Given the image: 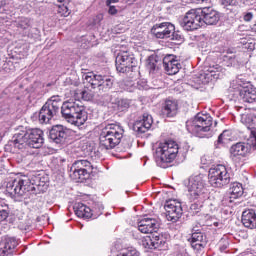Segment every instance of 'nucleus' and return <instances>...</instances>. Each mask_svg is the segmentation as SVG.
I'll return each instance as SVG.
<instances>
[{
	"label": "nucleus",
	"mask_w": 256,
	"mask_h": 256,
	"mask_svg": "<svg viewBox=\"0 0 256 256\" xmlns=\"http://www.w3.org/2000/svg\"><path fill=\"white\" fill-rule=\"evenodd\" d=\"M47 187H49V184H47L46 177L38 175L29 179L27 176H23L8 182L6 191L15 201H23L29 191H32V193H45Z\"/></svg>",
	"instance_id": "1"
},
{
	"label": "nucleus",
	"mask_w": 256,
	"mask_h": 256,
	"mask_svg": "<svg viewBox=\"0 0 256 256\" xmlns=\"http://www.w3.org/2000/svg\"><path fill=\"white\" fill-rule=\"evenodd\" d=\"M213 118L209 114L198 113L194 118L186 121V129L200 139L213 137Z\"/></svg>",
	"instance_id": "2"
},
{
	"label": "nucleus",
	"mask_w": 256,
	"mask_h": 256,
	"mask_svg": "<svg viewBox=\"0 0 256 256\" xmlns=\"http://www.w3.org/2000/svg\"><path fill=\"white\" fill-rule=\"evenodd\" d=\"M16 149H41L45 143L43 130L35 128L29 131L22 130L14 135L13 140Z\"/></svg>",
	"instance_id": "3"
},
{
	"label": "nucleus",
	"mask_w": 256,
	"mask_h": 256,
	"mask_svg": "<svg viewBox=\"0 0 256 256\" xmlns=\"http://www.w3.org/2000/svg\"><path fill=\"white\" fill-rule=\"evenodd\" d=\"M61 114L64 119H67L69 123H73L77 127L85 125L88 119L87 111H85V106L81 101L68 100L60 105Z\"/></svg>",
	"instance_id": "4"
},
{
	"label": "nucleus",
	"mask_w": 256,
	"mask_h": 256,
	"mask_svg": "<svg viewBox=\"0 0 256 256\" xmlns=\"http://www.w3.org/2000/svg\"><path fill=\"white\" fill-rule=\"evenodd\" d=\"M177 155H179V144L168 140L157 144L154 157L158 167L165 169L167 163H173L174 159H177Z\"/></svg>",
	"instance_id": "5"
},
{
	"label": "nucleus",
	"mask_w": 256,
	"mask_h": 256,
	"mask_svg": "<svg viewBox=\"0 0 256 256\" xmlns=\"http://www.w3.org/2000/svg\"><path fill=\"white\" fill-rule=\"evenodd\" d=\"M124 134L125 129H123V126L108 124L100 134V146L107 150L115 149L121 143Z\"/></svg>",
	"instance_id": "6"
},
{
	"label": "nucleus",
	"mask_w": 256,
	"mask_h": 256,
	"mask_svg": "<svg viewBox=\"0 0 256 256\" xmlns=\"http://www.w3.org/2000/svg\"><path fill=\"white\" fill-rule=\"evenodd\" d=\"M208 181L212 187H225L231 183V174L225 165L218 164L209 169Z\"/></svg>",
	"instance_id": "7"
},
{
	"label": "nucleus",
	"mask_w": 256,
	"mask_h": 256,
	"mask_svg": "<svg viewBox=\"0 0 256 256\" xmlns=\"http://www.w3.org/2000/svg\"><path fill=\"white\" fill-rule=\"evenodd\" d=\"M59 109H61V96L50 97L40 109L38 114L39 123H51V119L59 113Z\"/></svg>",
	"instance_id": "8"
},
{
	"label": "nucleus",
	"mask_w": 256,
	"mask_h": 256,
	"mask_svg": "<svg viewBox=\"0 0 256 256\" xmlns=\"http://www.w3.org/2000/svg\"><path fill=\"white\" fill-rule=\"evenodd\" d=\"M180 25L185 31H195L199 27H203V16L201 15V9L189 10L183 19L180 20Z\"/></svg>",
	"instance_id": "9"
},
{
	"label": "nucleus",
	"mask_w": 256,
	"mask_h": 256,
	"mask_svg": "<svg viewBox=\"0 0 256 256\" xmlns=\"http://www.w3.org/2000/svg\"><path fill=\"white\" fill-rule=\"evenodd\" d=\"M190 201H197L205 193V180L203 175L191 176L185 183Z\"/></svg>",
	"instance_id": "10"
},
{
	"label": "nucleus",
	"mask_w": 256,
	"mask_h": 256,
	"mask_svg": "<svg viewBox=\"0 0 256 256\" xmlns=\"http://www.w3.org/2000/svg\"><path fill=\"white\" fill-rule=\"evenodd\" d=\"M72 172L71 177L73 179H80V181H84V179H89V175L93 173V165L88 160H76L71 168Z\"/></svg>",
	"instance_id": "11"
},
{
	"label": "nucleus",
	"mask_w": 256,
	"mask_h": 256,
	"mask_svg": "<svg viewBox=\"0 0 256 256\" xmlns=\"http://www.w3.org/2000/svg\"><path fill=\"white\" fill-rule=\"evenodd\" d=\"M116 70L119 73H129L133 67H137V60L129 52H121L116 56Z\"/></svg>",
	"instance_id": "12"
},
{
	"label": "nucleus",
	"mask_w": 256,
	"mask_h": 256,
	"mask_svg": "<svg viewBox=\"0 0 256 256\" xmlns=\"http://www.w3.org/2000/svg\"><path fill=\"white\" fill-rule=\"evenodd\" d=\"M238 78V93L240 99L244 101V103H256V88L251 84V82L243 81V78Z\"/></svg>",
	"instance_id": "13"
},
{
	"label": "nucleus",
	"mask_w": 256,
	"mask_h": 256,
	"mask_svg": "<svg viewBox=\"0 0 256 256\" xmlns=\"http://www.w3.org/2000/svg\"><path fill=\"white\" fill-rule=\"evenodd\" d=\"M164 209L166 211V219L172 223H177L181 219V215H183V207L181 202L177 200L166 201Z\"/></svg>",
	"instance_id": "14"
},
{
	"label": "nucleus",
	"mask_w": 256,
	"mask_h": 256,
	"mask_svg": "<svg viewBox=\"0 0 256 256\" xmlns=\"http://www.w3.org/2000/svg\"><path fill=\"white\" fill-rule=\"evenodd\" d=\"M173 31H175V25L169 22L156 24L151 29L152 35L157 39H169Z\"/></svg>",
	"instance_id": "15"
},
{
	"label": "nucleus",
	"mask_w": 256,
	"mask_h": 256,
	"mask_svg": "<svg viewBox=\"0 0 256 256\" xmlns=\"http://www.w3.org/2000/svg\"><path fill=\"white\" fill-rule=\"evenodd\" d=\"M191 247L195 251H203L207 247V236L196 227L192 228V235L190 238Z\"/></svg>",
	"instance_id": "16"
},
{
	"label": "nucleus",
	"mask_w": 256,
	"mask_h": 256,
	"mask_svg": "<svg viewBox=\"0 0 256 256\" xmlns=\"http://www.w3.org/2000/svg\"><path fill=\"white\" fill-rule=\"evenodd\" d=\"M151 125H153V117L148 113H144L142 117L134 122L133 131L137 135H143V133H147L151 129Z\"/></svg>",
	"instance_id": "17"
},
{
	"label": "nucleus",
	"mask_w": 256,
	"mask_h": 256,
	"mask_svg": "<svg viewBox=\"0 0 256 256\" xmlns=\"http://www.w3.org/2000/svg\"><path fill=\"white\" fill-rule=\"evenodd\" d=\"M49 137L54 143H65V139L69 137V130L63 125L53 126L50 130Z\"/></svg>",
	"instance_id": "18"
},
{
	"label": "nucleus",
	"mask_w": 256,
	"mask_h": 256,
	"mask_svg": "<svg viewBox=\"0 0 256 256\" xmlns=\"http://www.w3.org/2000/svg\"><path fill=\"white\" fill-rule=\"evenodd\" d=\"M159 222L155 218H143L138 221V230L140 233H157Z\"/></svg>",
	"instance_id": "19"
},
{
	"label": "nucleus",
	"mask_w": 256,
	"mask_h": 256,
	"mask_svg": "<svg viewBox=\"0 0 256 256\" xmlns=\"http://www.w3.org/2000/svg\"><path fill=\"white\" fill-rule=\"evenodd\" d=\"M201 16L203 25H217V23H219V20L221 19V15L219 14V12H217L213 8L201 9Z\"/></svg>",
	"instance_id": "20"
},
{
	"label": "nucleus",
	"mask_w": 256,
	"mask_h": 256,
	"mask_svg": "<svg viewBox=\"0 0 256 256\" xmlns=\"http://www.w3.org/2000/svg\"><path fill=\"white\" fill-rule=\"evenodd\" d=\"M163 67L169 75H177L181 69V63L173 55H167L163 58Z\"/></svg>",
	"instance_id": "21"
},
{
	"label": "nucleus",
	"mask_w": 256,
	"mask_h": 256,
	"mask_svg": "<svg viewBox=\"0 0 256 256\" xmlns=\"http://www.w3.org/2000/svg\"><path fill=\"white\" fill-rule=\"evenodd\" d=\"M241 123L249 129L252 135V145L256 149V115L255 114H244L241 117Z\"/></svg>",
	"instance_id": "22"
},
{
	"label": "nucleus",
	"mask_w": 256,
	"mask_h": 256,
	"mask_svg": "<svg viewBox=\"0 0 256 256\" xmlns=\"http://www.w3.org/2000/svg\"><path fill=\"white\" fill-rule=\"evenodd\" d=\"M19 245V240L15 237L4 236L0 243V249L2 251V255H11L13 253V249Z\"/></svg>",
	"instance_id": "23"
},
{
	"label": "nucleus",
	"mask_w": 256,
	"mask_h": 256,
	"mask_svg": "<svg viewBox=\"0 0 256 256\" xmlns=\"http://www.w3.org/2000/svg\"><path fill=\"white\" fill-rule=\"evenodd\" d=\"M177 113H179V102L174 99H167L162 106V114L172 118L176 117Z\"/></svg>",
	"instance_id": "24"
},
{
	"label": "nucleus",
	"mask_w": 256,
	"mask_h": 256,
	"mask_svg": "<svg viewBox=\"0 0 256 256\" xmlns=\"http://www.w3.org/2000/svg\"><path fill=\"white\" fill-rule=\"evenodd\" d=\"M247 153H249V146L243 142L236 143L230 148L232 161H237V157H246Z\"/></svg>",
	"instance_id": "25"
},
{
	"label": "nucleus",
	"mask_w": 256,
	"mask_h": 256,
	"mask_svg": "<svg viewBox=\"0 0 256 256\" xmlns=\"http://www.w3.org/2000/svg\"><path fill=\"white\" fill-rule=\"evenodd\" d=\"M82 79L84 84L87 85L88 89L89 87H91V89H99L103 75H97L93 72H88L82 76Z\"/></svg>",
	"instance_id": "26"
},
{
	"label": "nucleus",
	"mask_w": 256,
	"mask_h": 256,
	"mask_svg": "<svg viewBox=\"0 0 256 256\" xmlns=\"http://www.w3.org/2000/svg\"><path fill=\"white\" fill-rule=\"evenodd\" d=\"M242 225L247 229H255L256 227V213L255 210H245L242 213Z\"/></svg>",
	"instance_id": "27"
},
{
	"label": "nucleus",
	"mask_w": 256,
	"mask_h": 256,
	"mask_svg": "<svg viewBox=\"0 0 256 256\" xmlns=\"http://www.w3.org/2000/svg\"><path fill=\"white\" fill-rule=\"evenodd\" d=\"M74 211L77 217H80L81 219H91V217H93V210L83 203L76 204L74 206Z\"/></svg>",
	"instance_id": "28"
},
{
	"label": "nucleus",
	"mask_w": 256,
	"mask_h": 256,
	"mask_svg": "<svg viewBox=\"0 0 256 256\" xmlns=\"http://www.w3.org/2000/svg\"><path fill=\"white\" fill-rule=\"evenodd\" d=\"M229 196L234 199H239L243 195V185L239 182H234L229 188Z\"/></svg>",
	"instance_id": "29"
},
{
	"label": "nucleus",
	"mask_w": 256,
	"mask_h": 256,
	"mask_svg": "<svg viewBox=\"0 0 256 256\" xmlns=\"http://www.w3.org/2000/svg\"><path fill=\"white\" fill-rule=\"evenodd\" d=\"M112 87L113 78H111L110 76H102V82H100L98 91H101L102 93H107V91H110Z\"/></svg>",
	"instance_id": "30"
},
{
	"label": "nucleus",
	"mask_w": 256,
	"mask_h": 256,
	"mask_svg": "<svg viewBox=\"0 0 256 256\" xmlns=\"http://www.w3.org/2000/svg\"><path fill=\"white\" fill-rule=\"evenodd\" d=\"M10 213L11 209L9 208V204L6 203L5 200L0 199V223L7 221Z\"/></svg>",
	"instance_id": "31"
},
{
	"label": "nucleus",
	"mask_w": 256,
	"mask_h": 256,
	"mask_svg": "<svg viewBox=\"0 0 256 256\" xmlns=\"http://www.w3.org/2000/svg\"><path fill=\"white\" fill-rule=\"evenodd\" d=\"M152 241L154 242L155 249H159L160 247H163L165 243H167V238H165L163 234L154 232L152 235Z\"/></svg>",
	"instance_id": "32"
},
{
	"label": "nucleus",
	"mask_w": 256,
	"mask_h": 256,
	"mask_svg": "<svg viewBox=\"0 0 256 256\" xmlns=\"http://www.w3.org/2000/svg\"><path fill=\"white\" fill-rule=\"evenodd\" d=\"M16 27H18V29H21V31H25L26 29H29V27H31V21L29 20V18H19L16 21Z\"/></svg>",
	"instance_id": "33"
},
{
	"label": "nucleus",
	"mask_w": 256,
	"mask_h": 256,
	"mask_svg": "<svg viewBox=\"0 0 256 256\" xmlns=\"http://www.w3.org/2000/svg\"><path fill=\"white\" fill-rule=\"evenodd\" d=\"M224 63L227 67H237V65H239V61L237 60V56H235V54L225 56Z\"/></svg>",
	"instance_id": "34"
},
{
	"label": "nucleus",
	"mask_w": 256,
	"mask_h": 256,
	"mask_svg": "<svg viewBox=\"0 0 256 256\" xmlns=\"http://www.w3.org/2000/svg\"><path fill=\"white\" fill-rule=\"evenodd\" d=\"M157 55H151L148 57L146 65L150 71H155L157 69Z\"/></svg>",
	"instance_id": "35"
},
{
	"label": "nucleus",
	"mask_w": 256,
	"mask_h": 256,
	"mask_svg": "<svg viewBox=\"0 0 256 256\" xmlns=\"http://www.w3.org/2000/svg\"><path fill=\"white\" fill-rule=\"evenodd\" d=\"M141 245L144 246L145 249H156L153 242V237L151 236L144 237L141 241Z\"/></svg>",
	"instance_id": "36"
},
{
	"label": "nucleus",
	"mask_w": 256,
	"mask_h": 256,
	"mask_svg": "<svg viewBox=\"0 0 256 256\" xmlns=\"http://www.w3.org/2000/svg\"><path fill=\"white\" fill-rule=\"evenodd\" d=\"M118 111H127L131 107V101L129 99H120L117 102Z\"/></svg>",
	"instance_id": "37"
},
{
	"label": "nucleus",
	"mask_w": 256,
	"mask_h": 256,
	"mask_svg": "<svg viewBox=\"0 0 256 256\" xmlns=\"http://www.w3.org/2000/svg\"><path fill=\"white\" fill-rule=\"evenodd\" d=\"M225 141H231V131L229 130H224L218 136V143H225Z\"/></svg>",
	"instance_id": "38"
},
{
	"label": "nucleus",
	"mask_w": 256,
	"mask_h": 256,
	"mask_svg": "<svg viewBox=\"0 0 256 256\" xmlns=\"http://www.w3.org/2000/svg\"><path fill=\"white\" fill-rule=\"evenodd\" d=\"M118 256H141V254L139 253V251H137V249L128 248L123 252L119 253Z\"/></svg>",
	"instance_id": "39"
},
{
	"label": "nucleus",
	"mask_w": 256,
	"mask_h": 256,
	"mask_svg": "<svg viewBox=\"0 0 256 256\" xmlns=\"http://www.w3.org/2000/svg\"><path fill=\"white\" fill-rule=\"evenodd\" d=\"M170 39L172 41H176L177 43H183L185 38L181 35V32L179 31L175 32L174 30L170 35Z\"/></svg>",
	"instance_id": "40"
},
{
	"label": "nucleus",
	"mask_w": 256,
	"mask_h": 256,
	"mask_svg": "<svg viewBox=\"0 0 256 256\" xmlns=\"http://www.w3.org/2000/svg\"><path fill=\"white\" fill-rule=\"evenodd\" d=\"M203 207V204L201 202H194L190 206V211L193 213V215H197L201 211V208Z\"/></svg>",
	"instance_id": "41"
},
{
	"label": "nucleus",
	"mask_w": 256,
	"mask_h": 256,
	"mask_svg": "<svg viewBox=\"0 0 256 256\" xmlns=\"http://www.w3.org/2000/svg\"><path fill=\"white\" fill-rule=\"evenodd\" d=\"M233 199L230 195H226L223 197L221 203L224 207H228L230 203H233Z\"/></svg>",
	"instance_id": "42"
},
{
	"label": "nucleus",
	"mask_w": 256,
	"mask_h": 256,
	"mask_svg": "<svg viewBox=\"0 0 256 256\" xmlns=\"http://www.w3.org/2000/svg\"><path fill=\"white\" fill-rule=\"evenodd\" d=\"M221 4L224 5V7H228V5H237V0H220Z\"/></svg>",
	"instance_id": "43"
},
{
	"label": "nucleus",
	"mask_w": 256,
	"mask_h": 256,
	"mask_svg": "<svg viewBox=\"0 0 256 256\" xmlns=\"http://www.w3.org/2000/svg\"><path fill=\"white\" fill-rule=\"evenodd\" d=\"M108 13L109 15H117V13H119V11L117 10V8L113 5L110 4V6H108Z\"/></svg>",
	"instance_id": "44"
},
{
	"label": "nucleus",
	"mask_w": 256,
	"mask_h": 256,
	"mask_svg": "<svg viewBox=\"0 0 256 256\" xmlns=\"http://www.w3.org/2000/svg\"><path fill=\"white\" fill-rule=\"evenodd\" d=\"M243 19H244V21H246V22L251 21V19H253V13H251V12H245V13L243 14Z\"/></svg>",
	"instance_id": "45"
},
{
	"label": "nucleus",
	"mask_w": 256,
	"mask_h": 256,
	"mask_svg": "<svg viewBox=\"0 0 256 256\" xmlns=\"http://www.w3.org/2000/svg\"><path fill=\"white\" fill-rule=\"evenodd\" d=\"M62 11V15H64V17H67L69 15V8H67V6H62L60 8L59 13H61Z\"/></svg>",
	"instance_id": "46"
},
{
	"label": "nucleus",
	"mask_w": 256,
	"mask_h": 256,
	"mask_svg": "<svg viewBox=\"0 0 256 256\" xmlns=\"http://www.w3.org/2000/svg\"><path fill=\"white\" fill-rule=\"evenodd\" d=\"M5 5H7V0H0V13H5Z\"/></svg>",
	"instance_id": "47"
},
{
	"label": "nucleus",
	"mask_w": 256,
	"mask_h": 256,
	"mask_svg": "<svg viewBox=\"0 0 256 256\" xmlns=\"http://www.w3.org/2000/svg\"><path fill=\"white\" fill-rule=\"evenodd\" d=\"M112 3H119V0H106L107 7H111Z\"/></svg>",
	"instance_id": "48"
},
{
	"label": "nucleus",
	"mask_w": 256,
	"mask_h": 256,
	"mask_svg": "<svg viewBox=\"0 0 256 256\" xmlns=\"http://www.w3.org/2000/svg\"><path fill=\"white\" fill-rule=\"evenodd\" d=\"M98 209H99L98 213H99V215H101L103 213L102 211L104 209L103 204H98Z\"/></svg>",
	"instance_id": "49"
},
{
	"label": "nucleus",
	"mask_w": 256,
	"mask_h": 256,
	"mask_svg": "<svg viewBox=\"0 0 256 256\" xmlns=\"http://www.w3.org/2000/svg\"><path fill=\"white\" fill-rule=\"evenodd\" d=\"M191 1H192V3H205L209 0H191Z\"/></svg>",
	"instance_id": "50"
},
{
	"label": "nucleus",
	"mask_w": 256,
	"mask_h": 256,
	"mask_svg": "<svg viewBox=\"0 0 256 256\" xmlns=\"http://www.w3.org/2000/svg\"><path fill=\"white\" fill-rule=\"evenodd\" d=\"M225 249H227V245L220 247V250H221V251H225Z\"/></svg>",
	"instance_id": "51"
},
{
	"label": "nucleus",
	"mask_w": 256,
	"mask_h": 256,
	"mask_svg": "<svg viewBox=\"0 0 256 256\" xmlns=\"http://www.w3.org/2000/svg\"><path fill=\"white\" fill-rule=\"evenodd\" d=\"M136 0H126V3H135Z\"/></svg>",
	"instance_id": "52"
},
{
	"label": "nucleus",
	"mask_w": 256,
	"mask_h": 256,
	"mask_svg": "<svg viewBox=\"0 0 256 256\" xmlns=\"http://www.w3.org/2000/svg\"><path fill=\"white\" fill-rule=\"evenodd\" d=\"M59 3H63V1H65V0H57Z\"/></svg>",
	"instance_id": "53"
},
{
	"label": "nucleus",
	"mask_w": 256,
	"mask_h": 256,
	"mask_svg": "<svg viewBox=\"0 0 256 256\" xmlns=\"http://www.w3.org/2000/svg\"><path fill=\"white\" fill-rule=\"evenodd\" d=\"M128 149H131V145L130 144H128Z\"/></svg>",
	"instance_id": "54"
}]
</instances>
